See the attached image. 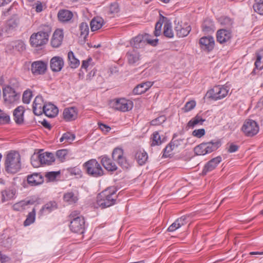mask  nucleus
I'll return each instance as SVG.
<instances>
[{
    "instance_id": "1",
    "label": "nucleus",
    "mask_w": 263,
    "mask_h": 263,
    "mask_svg": "<svg viewBox=\"0 0 263 263\" xmlns=\"http://www.w3.org/2000/svg\"><path fill=\"white\" fill-rule=\"evenodd\" d=\"M117 189L111 186L99 193L97 197V204L101 209H105L117 203Z\"/></svg>"
},
{
    "instance_id": "2",
    "label": "nucleus",
    "mask_w": 263,
    "mask_h": 263,
    "mask_svg": "<svg viewBox=\"0 0 263 263\" xmlns=\"http://www.w3.org/2000/svg\"><path fill=\"white\" fill-rule=\"evenodd\" d=\"M69 228L71 232L82 234L85 232V221L84 217L78 211H72L68 216Z\"/></svg>"
},
{
    "instance_id": "3",
    "label": "nucleus",
    "mask_w": 263,
    "mask_h": 263,
    "mask_svg": "<svg viewBox=\"0 0 263 263\" xmlns=\"http://www.w3.org/2000/svg\"><path fill=\"white\" fill-rule=\"evenodd\" d=\"M5 170L7 172L14 174L21 168V156L17 152L10 151L5 157Z\"/></svg>"
},
{
    "instance_id": "4",
    "label": "nucleus",
    "mask_w": 263,
    "mask_h": 263,
    "mask_svg": "<svg viewBox=\"0 0 263 263\" xmlns=\"http://www.w3.org/2000/svg\"><path fill=\"white\" fill-rule=\"evenodd\" d=\"M150 35L147 33L139 34L133 37L130 41V44L134 49L143 48L147 44L156 46L158 42V39L151 40Z\"/></svg>"
},
{
    "instance_id": "5",
    "label": "nucleus",
    "mask_w": 263,
    "mask_h": 263,
    "mask_svg": "<svg viewBox=\"0 0 263 263\" xmlns=\"http://www.w3.org/2000/svg\"><path fill=\"white\" fill-rule=\"evenodd\" d=\"M221 145L220 140H213L198 145L194 148V152L197 155L203 156L216 151Z\"/></svg>"
},
{
    "instance_id": "6",
    "label": "nucleus",
    "mask_w": 263,
    "mask_h": 263,
    "mask_svg": "<svg viewBox=\"0 0 263 263\" xmlns=\"http://www.w3.org/2000/svg\"><path fill=\"white\" fill-rule=\"evenodd\" d=\"M86 173L93 177H99L103 175V170L101 165L96 159H91L83 164Z\"/></svg>"
},
{
    "instance_id": "7",
    "label": "nucleus",
    "mask_w": 263,
    "mask_h": 263,
    "mask_svg": "<svg viewBox=\"0 0 263 263\" xmlns=\"http://www.w3.org/2000/svg\"><path fill=\"white\" fill-rule=\"evenodd\" d=\"M229 91V88L223 85L215 86L212 89L209 90L206 96L213 100H220L226 97Z\"/></svg>"
},
{
    "instance_id": "8",
    "label": "nucleus",
    "mask_w": 263,
    "mask_h": 263,
    "mask_svg": "<svg viewBox=\"0 0 263 263\" xmlns=\"http://www.w3.org/2000/svg\"><path fill=\"white\" fill-rule=\"evenodd\" d=\"M55 158L53 154L51 153L45 152L41 153L36 156V160L34 158L31 159V164L35 167H38L40 164L51 165L54 162Z\"/></svg>"
},
{
    "instance_id": "9",
    "label": "nucleus",
    "mask_w": 263,
    "mask_h": 263,
    "mask_svg": "<svg viewBox=\"0 0 263 263\" xmlns=\"http://www.w3.org/2000/svg\"><path fill=\"white\" fill-rule=\"evenodd\" d=\"M112 107L122 112L131 110L133 107V102L125 98L115 99L111 102Z\"/></svg>"
},
{
    "instance_id": "10",
    "label": "nucleus",
    "mask_w": 263,
    "mask_h": 263,
    "mask_svg": "<svg viewBox=\"0 0 263 263\" xmlns=\"http://www.w3.org/2000/svg\"><path fill=\"white\" fill-rule=\"evenodd\" d=\"M4 99L8 104H14L18 102L20 98V93H17L9 85L3 88Z\"/></svg>"
},
{
    "instance_id": "11",
    "label": "nucleus",
    "mask_w": 263,
    "mask_h": 263,
    "mask_svg": "<svg viewBox=\"0 0 263 263\" xmlns=\"http://www.w3.org/2000/svg\"><path fill=\"white\" fill-rule=\"evenodd\" d=\"M241 130L247 136L252 137L258 133L259 126L255 121L247 119L245 121Z\"/></svg>"
},
{
    "instance_id": "12",
    "label": "nucleus",
    "mask_w": 263,
    "mask_h": 263,
    "mask_svg": "<svg viewBox=\"0 0 263 263\" xmlns=\"http://www.w3.org/2000/svg\"><path fill=\"white\" fill-rule=\"evenodd\" d=\"M17 191L14 186L6 187L1 192V201L2 203L14 200L17 196Z\"/></svg>"
},
{
    "instance_id": "13",
    "label": "nucleus",
    "mask_w": 263,
    "mask_h": 263,
    "mask_svg": "<svg viewBox=\"0 0 263 263\" xmlns=\"http://www.w3.org/2000/svg\"><path fill=\"white\" fill-rule=\"evenodd\" d=\"M49 39L39 33H33L30 37V45L34 47H38L45 45L48 42Z\"/></svg>"
},
{
    "instance_id": "14",
    "label": "nucleus",
    "mask_w": 263,
    "mask_h": 263,
    "mask_svg": "<svg viewBox=\"0 0 263 263\" xmlns=\"http://www.w3.org/2000/svg\"><path fill=\"white\" fill-rule=\"evenodd\" d=\"M199 44L202 50L209 52L214 49L215 41L211 36H203L200 39Z\"/></svg>"
},
{
    "instance_id": "15",
    "label": "nucleus",
    "mask_w": 263,
    "mask_h": 263,
    "mask_svg": "<svg viewBox=\"0 0 263 263\" xmlns=\"http://www.w3.org/2000/svg\"><path fill=\"white\" fill-rule=\"evenodd\" d=\"M232 37V33L230 29H220L216 32L217 42L221 44L230 42Z\"/></svg>"
},
{
    "instance_id": "16",
    "label": "nucleus",
    "mask_w": 263,
    "mask_h": 263,
    "mask_svg": "<svg viewBox=\"0 0 263 263\" xmlns=\"http://www.w3.org/2000/svg\"><path fill=\"white\" fill-rule=\"evenodd\" d=\"M222 158L219 156L215 157L205 164L202 171V175H206L208 173L213 171L221 162Z\"/></svg>"
},
{
    "instance_id": "17",
    "label": "nucleus",
    "mask_w": 263,
    "mask_h": 263,
    "mask_svg": "<svg viewBox=\"0 0 263 263\" xmlns=\"http://www.w3.org/2000/svg\"><path fill=\"white\" fill-rule=\"evenodd\" d=\"M46 103L44 101L43 98L41 96H37L35 97L33 103V111L36 116H40L44 111V106Z\"/></svg>"
},
{
    "instance_id": "18",
    "label": "nucleus",
    "mask_w": 263,
    "mask_h": 263,
    "mask_svg": "<svg viewBox=\"0 0 263 263\" xmlns=\"http://www.w3.org/2000/svg\"><path fill=\"white\" fill-rule=\"evenodd\" d=\"M46 69V63L41 61L33 62L31 66V72L34 76L43 74Z\"/></svg>"
},
{
    "instance_id": "19",
    "label": "nucleus",
    "mask_w": 263,
    "mask_h": 263,
    "mask_svg": "<svg viewBox=\"0 0 263 263\" xmlns=\"http://www.w3.org/2000/svg\"><path fill=\"white\" fill-rule=\"evenodd\" d=\"M64 38L63 30L61 29H56L51 40V45L54 48H58L62 44Z\"/></svg>"
},
{
    "instance_id": "20",
    "label": "nucleus",
    "mask_w": 263,
    "mask_h": 263,
    "mask_svg": "<svg viewBox=\"0 0 263 263\" xmlns=\"http://www.w3.org/2000/svg\"><path fill=\"white\" fill-rule=\"evenodd\" d=\"M64 61L63 58L55 56L51 58L50 62V68L53 72H59L63 68Z\"/></svg>"
},
{
    "instance_id": "21",
    "label": "nucleus",
    "mask_w": 263,
    "mask_h": 263,
    "mask_svg": "<svg viewBox=\"0 0 263 263\" xmlns=\"http://www.w3.org/2000/svg\"><path fill=\"white\" fill-rule=\"evenodd\" d=\"M128 63L130 65H135L138 63L141 59V55L135 49L131 48L126 54Z\"/></svg>"
},
{
    "instance_id": "22",
    "label": "nucleus",
    "mask_w": 263,
    "mask_h": 263,
    "mask_svg": "<svg viewBox=\"0 0 263 263\" xmlns=\"http://www.w3.org/2000/svg\"><path fill=\"white\" fill-rule=\"evenodd\" d=\"M73 17V13L71 11L67 9L60 10L58 13L59 21L63 23H71Z\"/></svg>"
},
{
    "instance_id": "23",
    "label": "nucleus",
    "mask_w": 263,
    "mask_h": 263,
    "mask_svg": "<svg viewBox=\"0 0 263 263\" xmlns=\"http://www.w3.org/2000/svg\"><path fill=\"white\" fill-rule=\"evenodd\" d=\"M63 118L66 121H71L77 119V109L76 107L66 108L63 112Z\"/></svg>"
},
{
    "instance_id": "24",
    "label": "nucleus",
    "mask_w": 263,
    "mask_h": 263,
    "mask_svg": "<svg viewBox=\"0 0 263 263\" xmlns=\"http://www.w3.org/2000/svg\"><path fill=\"white\" fill-rule=\"evenodd\" d=\"M35 202L33 199H26L14 203L12 205V209L15 211H22L28 205H33Z\"/></svg>"
},
{
    "instance_id": "25",
    "label": "nucleus",
    "mask_w": 263,
    "mask_h": 263,
    "mask_svg": "<svg viewBox=\"0 0 263 263\" xmlns=\"http://www.w3.org/2000/svg\"><path fill=\"white\" fill-rule=\"evenodd\" d=\"M256 59L254 63L255 68L251 73L252 76L257 73L256 70H259L263 68V49L256 52Z\"/></svg>"
},
{
    "instance_id": "26",
    "label": "nucleus",
    "mask_w": 263,
    "mask_h": 263,
    "mask_svg": "<svg viewBox=\"0 0 263 263\" xmlns=\"http://www.w3.org/2000/svg\"><path fill=\"white\" fill-rule=\"evenodd\" d=\"M177 35L179 37H183L187 36L191 30V27L187 24L183 25L178 24L175 27Z\"/></svg>"
},
{
    "instance_id": "27",
    "label": "nucleus",
    "mask_w": 263,
    "mask_h": 263,
    "mask_svg": "<svg viewBox=\"0 0 263 263\" xmlns=\"http://www.w3.org/2000/svg\"><path fill=\"white\" fill-rule=\"evenodd\" d=\"M153 83L151 81L142 82L134 88L133 92L134 95H141L144 93L153 86Z\"/></svg>"
},
{
    "instance_id": "28",
    "label": "nucleus",
    "mask_w": 263,
    "mask_h": 263,
    "mask_svg": "<svg viewBox=\"0 0 263 263\" xmlns=\"http://www.w3.org/2000/svg\"><path fill=\"white\" fill-rule=\"evenodd\" d=\"M44 181L43 176L40 173H35L28 175L27 182L31 186H35L42 183Z\"/></svg>"
},
{
    "instance_id": "29",
    "label": "nucleus",
    "mask_w": 263,
    "mask_h": 263,
    "mask_svg": "<svg viewBox=\"0 0 263 263\" xmlns=\"http://www.w3.org/2000/svg\"><path fill=\"white\" fill-rule=\"evenodd\" d=\"M59 111L58 108L57 106L52 103H46L44 106V111L45 115L50 118H53L57 116Z\"/></svg>"
},
{
    "instance_id": "30",
    "label": "nucleus",
    "mask_w": 263,
    "mask_h": 263,
    "mask_svg": "<svg viewBox=\"0 0 263 263\" xmlns=\"http://www.w3.org/2000/svg\"><path fill=\"white\" fill-rule=\"evenodd\" d=\"M24 107L19 106L13 111L14 120L17 124H22L24 122Z\"/></svg>"
},
{
    "instance_id": "31",
    "label": "nucleus",
    "mask_w": 263,
    "mask_h": 263,
    "mask_svg": "<svg viewBox=\"0 0 263 263\" xmlns=\"http://www.w3.org/2000/svg\"><path fill=\"white\" fill-rule=\"evenodd\" d=\"M101 164L108 171L114 172L118 168L117 165L107 156H103L101 159Z\"/></svg>"
},
{
    "instance_id": "32",
    "label": "nucleus",
    "mask_w": 263,
    "mask_h": 263,
    "mask_svg": "<svg viewBox=\"0 0 263 263\" xmlns=\"http://www.w3.org/2000/svg\"><path fill=\"white\" fill-rule=\"evenodd\" d=\"M202 30L205 33H210L214 31L215 27L214 22L211 18H205L202 24Z\"/></svg>"
},
{
    "instance_id": "33",
    "label": "nucleus",
    "mask_w": 263,
    "mask_h": 263,
    "mask_svg": "<svg viewBox=\"0 0 263 263\" xmlns=\"http://www.w3.org/2000/svg\"><path fill=\"white\" fill-rule=\"evenodd\" d=\"M205 121V120L200 115L197 114L195 117L193 118L189 121L187 124V127L189 128H193L198 125H202Z\"/></svg>"
},
{
    "instance_id": "34",
    "label": "nucleus",
    "mask_w": 263,
    "mask_h": 263,
    "mask_svg": "<svg viewBox=\"0 0 263 263\" xmlns=\"http://www.w3.org/2000/svg\"><path fill=\"white\" fill-rule=\"evenodd\" d=\"M57 209V203L54 201H51L43 206L42 208L40 210V213L41 215H44L48 214Z\"/></svg>"
},
{
    "instance_id": "35",
    "label": "nucleus",
    "mask_w": 263,
    "mask_h": 263,
    "mask_svg": "<svg viewBox=\"0 0 263 263\" xmlns=\"http://www.w3.org/2000/svg\"><path fill=\"white\" fill-rule=\"evenodd\" d=\"M79 28L80 32V37L83 38L84 41H86L89 30L88 24L85 22H82L79 25Z\"/></svg>"
},
{
    "instance_id": "36",
    "label": "nucleus",
    "mask_w": 263,
    "mask_h": 263,
    "mask_svg": "<svg viewBox=\"0 0 263 263\" xmlns=\"http://www.w3.org/2000/svg\"><path fill=\"white\" fill-rule=\"evenodd\" d=\"M103 20L101 17H95L90 22V28L92 31L100 29L103 24Z\"/></svg>"
},
{
    "instance_id": "37",
    "label": "nucleus",
    "mask_w": 263,
    "mask_h": 263,
    "mask_svg": "<svg viewBox=\"0 0 263 263\" xmlns=\"http://www.w3.org/2000/svg\"><path fill=\"white\" fill-rule=\"evenodd\" d=\"M68 60L69 65L71 68H76L80 65L79 60L75 57L72 51H70L68 53Z\"/></svg>"
},
{
    "instance_id": "38",
    "label": "nucleus",
    "mask_w": 263,
    "mask_h": 263,
    "mask_svg": "<svg viewBox=\"0 0 263 263\" xmlns=\"http://www.w3.org/2000/svg\"><path fill=\"white\" fill-rule=\"evenodd\" d=\"M135 158L138 164L140 165H142L145 164L147 161L148 156L147 153L144 151H138L135 154Z\"/></svg>"
},
{
    "instance_id": "39",
    "label": "nucleus",
    "mask_w": 263,
    "mask_h": 263,
    "mask_svg": "<svg viewBox=\"0 0 263 263\" xmlns=\"http://www.w3.org/2000/svg\"><path fill=\"white\" fill-rule=\"evenodd\" d=\"M218 22L221 25L226 27L227 28L226 29L231 30L233 24V20L230 17L226 16H222L218 18Z\"/></svg>"
},
{
    "instance_id": "40",
    "label": "nucleus",
    "mask_w": 263,
    "mask_h": 263,
    "mask_svg": "<svg viewBox=\"0 0 263 263\" xmlns=\"http://www.w3.org/2000/svg\"><path fill=\"white\" fill-rule=\"evenodd\" d=\"M63 199L65 202L69 204L74 203L78 200L77 196L73 192H67L64 194Z\"/></svg>"
},
{
    "instance_id": "41",
    "label": "nucleus",
    "mask_w": 263,
    "mask_h": 263,
    "mask_svg": "<svg viewBox=\"0 0 263 263\" xmlns=\"http://www.w3.org/2000/svg\"><path fill=\"white\" fill-rule=\"evenodd\" d=\"M163 34L167 38H172L174 36V33L172 29L171 23L167 22L164 23L163 27Z\"/></svg>"
},
{
    "instance_id": "42",
    "label": "nucleus",
    "mask_w": 263,
    "mask_h": 263,
    "mask_svg": "<svg viewBox=\"0 0 263 263\" xmlns=\"http://www.w3.org/2000/svg\"><path fill=\"white\" fill-rule=\"evenodd\" d=\"M75 138L74 134L70 132H67L63 134L60 139V142L70 143L75 139Z\"/></svg>"
},
{
    "instance_id": "43",
    "label": "nucleus",
    "mask_w": 263,
    "mask_h": 263,
    "mask_svg": "<svg viewBox=\"0 0 263 263\" xmlns=\"http://www.w3.org/2000/svg\"><path fill=\"white\" fill-rule=\"evenodd\" d=\"M35 219V209L33 208L31 212H29L27 216L26 220L24 222V226L26 227L33 223Z\"/></svg>"
},
{
    "instance_id": "44",
    "label": "nucleus",
    "mask_w": 263,
    "mask_h": 263,
    "mask_svg": "<svg viewBox=\"0 0 263 263\" xmlns=\"http://www.w3.org/2000/svg\"><path fill=\"white\" fill-rule=\"evenodd\" d=\"M12 47L14 50L22 52L26 49V45L22 40H17L13 43Z\"/></svg>"
},
{
    "instance_id": "45",
    "label": "nucleus",
    "mask_w": 263,
    "mask_h": 263,
    "mask_svg": "<svg viewBox=\"0 0 263 263\" xmlns=\"http://www.w3.org/2000/svg\"><path fill=\"white\" fill-rule=\"evenodd\" d=\"M51 31V27L49 25H43L40 26V30L38 32L49 39Z\"/></svg>"
},
{
    "instance_id": "46",
    "label": "nucleus",
    "mask_w": 263,
    "mask_h": 263,
    "mask_svg": "<svg viewBox=\"0 0 263 263\" xmlns=\"http://www.w3.org/2000/svg\"><path fill=\"white\" fill-rule=\"evenodd\" d=\"M161 137L158 132H155L151 137V144L152 146L159 145L161 144Z\"/></svg>"
},
{
    "instance_id": "47",
    "label": "nucleus",
    "mask_w": 263,
    "mask_h": 263,
    "mask_svg": "<svg viewBox=\"0 0 263 263\" xmlns=\"http://www.w3.org/2000/svg\"><path fill=\"white\" fill-rule=\"evenodd\" d=\"M123 154V149L121 148L117 147L112 152V157L115 161H117L124 157Z\"/></svg>"
},
{
    "instance_id": "48",
    "label": "nucleus",
    "mask_w": 263,
    "mask_h": 263,
    "mask_svg": "<svg viewBox=\"0 0 263 263\" xmlns=\"http://www.w3.org/2000/svg\"><path fill=\"white\" fill-rule=\"evenodd\" d=\"M19 24V19L16 17H13L7 22V26L9 30L16 28Z\"/></svg>"
},
{
    "instance_id": "49",
    "label": "nucleus",
    "mask_w": 263,
    "mask_h": 263,
    "mask_svg": "<svg viewBox=\"0 0 263 263\" xmlns=\"http://www.w3.org/2000/svg\"><path fill=\"white\" fill-rule=\"evenodd\" d=\"M173 142H170L163 150L162 158H167L172 155V152L174 149L172 145Z\"/></svg>"
},
{
    "instance_id": "50",
    "label": "nucleus",
    "mask_w": 263,
    "mask_h": 263,
    "mask_svg": "<svg viewBox=\"0 0 263 263\" xmlns=\"http://www.w3.org/2000/svg\"><path fill=\"white\" fill-rule=\"evenodd\" d=\"M166 120V117L164 115H161L151 121V125L153 126H157L164 123Z\"/></svg>"
},
{
    "instance_id": "51",
    "label": "nucleus",
    "mask_w": 263,
    "mask_h": 263,
    "mask_svg": "<svg viewBox=\"0 0 263 263\" xmlns=\"http://www.w3.org/2000/svg\"><path fill=\"white\" fill-rule=\"evenodd\" d=\"M32 97V92L29 90H25L23 95V102L25 104H29L30 102L31 99Z\"/></svg>"
},
{
    "instance_id": "52",
    "label": "nucleus",
    "mask_w": 263,
    "mask_h": 263,
    "mask_svg": "<svg viewBox=\"0 0 263 263\" xmlns=\"http://www.w3.org/2000/svg\"><path fill=\"white\" fill-rule=\"evenodd\" d=\"M117 162L123 169L127 170L130 166L129 163L128 162L126 157L124 156L122 157V159L118 160Z\"/></svg>"
},
{
    "instance_id": "53",
    "label": "nucleus",
    "mask_w": 263,
    "mask_h": 263,
    "mask_svg": "<svg viewBox=\"0 0 263 263\" xmlns=\"http://www.w3.org/2000/svg\"><path fill=\"white\" fill-rule=\"evenodd\" d=\"M196 104V102L194 100L188 101L186 103L182 109L185 112H189L195 107Z\"/></svg>"
},
{
    "instance_id": "54",
    "label": "nucleus",
    "mask_w": 263,
    "mask_h": 263,
    "mask_svg": "<svg viewBox=\"0 0 263 263\" xmlns=\"http://www.w3.org/2000/svg\"><path fill=\"white\" fill-rule=\"evenodd\" d=\"M68 154L67 151L65 149H60L57 151L56 156L61 162H63L65 159V157Z\"/></svg>"
},
{
    "instance_id": "55",
    "label": "nucleus",
    "mask_w": 263,
    "mask_h": 263,
    "mask_svg": "<svg viewBox=\"0 0 263 263\" xmlns=\"http://www.w3.org/2000/svg\"><path fill=\"white\" fill-rule=\"evenodd\" d=\"M10 121V116L6 113L0 114V124L9 123Z\"/></svg>"
},
{
    "instance_id": "56",
    "label": "nucleus",
    "mask_w": 263,
    "mask_h": 263,
    "mask_svg": "<svg viewBox=\"0 0 263 263\" xmlns=\"http://www.w3.org/2000/svg\"><path fill=\"white\" fill-rule=\"evenodd\" d=\"M162 24L163 23L161 20L156 23L155 25V29L154 31V34L156 36H158L160 35Z\"/></svg>"
},
{
    "instance_id": "57",
    "label": "nucleus",
    "mask_w": 263,
    "mask_h": 263,
    "mask_svg": "<svg viewBox=\"0 0 263 263\" xmlns=\"http://www.w3.org/2000/svg\"><path fill=\"white\" fill-rule=\"evenodd\" d=\"M205 134V131L204 128L195 129L192 135L197 138H200L203 136Z\"/></svg>"
},
{
    "instance_id": "58",
    "label": "nucleus",
    "mask_w": 263,
    "mask_h": 263,
    "mask_svg": "<svg viewBox=\"0 0 263 263\" xmlns=\"http://www.w3.org/2000/svg\"><path fill=\"white\" fill-rule=\"evenodd\" d=\"M60 174V172H49L46 173L45 176L49 180H54Z\"/></svg>"
},
{
    "instance_id": "59",
    "label": "nucleus",
    "mask_w": 263,
    "mask_h": 263,
    "mask_svg": "<svg viewBox=\"0 0 263 263\" xmlns=\"http://www.w3.org/2000/svg\"><path fill=\"white\" fill-rule=\"evenodd\" d=\"M186 216H183L177 219L175 221L176 223L177 226L180 228L186 223Z\"/></svg>"
},
{
    "instance_id": "60",
    "label": "nucleus",
    "mask_w": 263,
    "mask_h": 263,
    "mask_svg": "<svg viewBox=\"0 0 263 263\" xmlns=\"http://www.w3.org/2000/svg\"><path fill=\"white\" fill-rule=\"evenodd\" d=\"M68 171L72 175L81 176L82 173L81 169L78 167L69 168Z\"/></svg>"
},
{
    "instance_id": "61",
    "label": "nucleus",
    "mask_w": 263,
    "mask_h": 263,
    "mask_svg": "<svg viewBox=\"0 0 263 263\" xmlns=\"http://www.w3.org/2000/svg\"><path fill=\"white\" fill-rule=\"evenodd\" d=\"M119 11V5L117 3H111L109 6V12L110 13H116Z\"/></svg>"
},
{
    "instance_id": "62",
    "label": "nucleus",
    "mask_w": 263,
    "mask_h": 263,
    "mask_svg": "<svg viewBox=\"0 0 263 263\" xmlns=\"http://www.w3.org/2000/svg\"><path fill=\"white\" fill-rule=\"evenodd\" d=\"M239 146L233 143L230 144V145L228 148V152L230 153L236 152L238 151Z\"/></svg>"
},
{
    "instance_id": "63",
    "label": "nucleus",
    "mask_w": 263,
    "mask_h": 263,
    "mask_svg": "<svg viewBox=\"0 0 263 263\" xmlns=\"http://www.w3.org/2000/svg\"><path fill=\"white\" fill-rule=\"evenodd\" d=\"M98 125H99L100 129L102 132H103L105 133H108L111 129V128L109 126H108L106 124H104L103 123H98Z\"/></svg>"
},
{
    "instance_id": "64",
    "label": "nucleus",
    "mask_w": 263,
    "mask_h": 263,
    "mask_svg": "<svg viewBox=\"0 0 263 263\" xmlns=\"http://www.w3.org/2000/svg\"><path fill=\"white\" fill-rule=\"evenodd\" d=\"M254 10L257 13L263 15V3L257 6H253Z\"/></svg>"
}]
</instances>
